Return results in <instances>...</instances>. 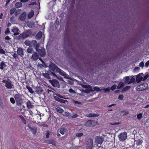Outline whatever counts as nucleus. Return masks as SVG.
<instances>
[{
	"label": "nucleus",
	"instance_id": "nucleus-50",
	"mask_svg": "<svg viewBox=\"0 0 149 149\" xmlns=\"http://www.w3.org/2000/svg\"><path fill=\"white\" fill-rule=\"evenodd\" d=\"M10 102L13 104H14L15 103V100L13 97H11L10 99Z\"/></svg>",
	"mask_w": 149,
	"mask_h": 149
},
{
	"label": "nucleus",
	"instance_id": "nucleus-15",
	"mask_svg": "<svg viewBox=\"0 0 149 149\" xmlns=\"http://www.w3.org/2000/svg\"><path fill=\"white\" fill-rule=\"evenodd\" d=\"M59 70H57L56 72H58L61 75L63 76L65 78H67L68 77V75L63 71L60 70L59 68Z\"/></svg>",
	"mask_w": 149,
	"mask_h": 149
},
{
	"label": "nucleus",
	"instance_id": "nucleus-26",
	"mask_svg": "<svg viewBox=\"0 0 149 149\" xmlns=\"http://www.w3.org/2000/svg\"><path fill=\"white\" fill-rule=\"evenodd\" d=\"M124 84V83L123 82H120L117 86V88L119 89L123 87Z\"/></svg>",
	"mask_w": 149,
	"mask_h": 149
},
{
	"label": "nucleus",
	"instance_id": "nucleus-16",
	"mask_svg": "<svg viewBox=\"0 0 149 149\" xmlns=\"http://www.w3.org/2000/svg\"><path fill=\"white\" fill-rule=\"evenodd\" d=\"M26 17V13L25 12L23 13L20 16L19 19L22 21H24Z\"/></svg>",
	"mask_w": 149,
	"mask_h": 149
},
{
	"label": "nucleus",
	"instance_id": "nucleus-59",
	"mask_svg": "<svg viewBox=\"0 0 149 149\" xmlns=\"http://www.w3.org/2000/svg\"><path fill=\"white\" fill-rule=\"evenodd\" d=\"M66 101L62 99H60L59 102L61 103H65Z\"/></svg>",
	"mask_w": 149,
	"mask_h": 149
},
{
	"label": "nucleus",
	"instance_id": "nucleus-48",
	"mask_svg": "<svg viewBox=\"0 0 149 149\" xmlns=\"http://www.w3.org/2000/svg\"><path fill=\"white\" fill-rule=\"evenodd\" d=\"M110 90V88H104L102 89V90H104L105 92H108Z\"/></svg>",
	"mask_w": 149,
	"mask_h": 149
},
{
	"label": "nucleus",
	"instance_id": "nucleus-19",
	"mask_svg": "<svg viewBox=\"0 0 149 149\" xmlns=\"http://www.w3.org/2000/svg\"><path fill=\"white\" fill-rule=\"evenodd\" d=\"M34 14V11L31 10L28 14V16L29 18H31L33 15Z\"/></svg>",
	"mask_w": 149,
	"mask_h": 149
},
{
	"label": "nucleus",
	"instance_id": "nucleus-1",
	"mask_svg": "<svg viewBox=\"0 0 149 149\" xmlns=\"http://www.w3.org/2000/svg\"><path fill=\"white\" fill-rule=\"evenodd\" d=\"M33 47H35L36 51L38 52L42 56H44L45 54V51L44 48H41L39 49V44H37L36 40H33L31 42V45Z\"/></svg>",
	"mask_w": 149,
	"mask_h": 149
},
{
	"label": "nucleus",
	"instance_id": "nucleus-45",
	"mask_svg": "<svg viewBox=\"0 0 149 149\" xmlns=\"http://www.w3.org/2000/svg\"><path fill=\"white\" fill-rule=\"evenodd\" d=\"M139 66L141 67L142 68H143L144 66V63L142 61L140 63H139Z\"/></svg>",
	"mask_w": 149,
	"mask_h": 149
},
{
	"label": "nucleus",
	"instance_id": "nucleus-7",
	"mask_svg": "<svg viewBox=\"0 0 149 149\" xmlns=\"http://www.w3.org/2000/svg\"><path fill=\"white\" fill-rule=\"evenodd\" d=\"M93 140L91 139H88L86 146V149H92L93 146Z\"/></svg>",
	"mask_w": 149,
	"mask_h": 149
},
{
	"label": "nucleus",
	"instance_id": "nucleus-52",
	"mask_svg": "<svg viewBox=\"0 0 149 149\" xmlns=\"http://www.w3.org/2000/svg\"><path fill=\"white\" fill-rule=\"evenodd\" d=\"M69 92L71 93H75V92L72 89H70L69 90Z\"/></svg>",
	"mask_w": 149,
	"mask_h": 149
},
{
	"label": "nucleus",
	"instance_id": "nucleus-18",
	"mask_svg": "<svg viewBox=\"0 0 149 149\" xmlns=\"http://www.w3.org/2000/svg\"><path fill=\"white\" fill-rule=\"evenodd\" d=\"M27 37L26 36V34L24 32L20 34L19 36V39H24Z\"/></svg>",
	"mask_w": 149,
	"mask_h": 149
},
{
	"label": "nucleus",
	"instance_id": "nucleus-35",
	"mask_svg": "<svg viewBox=\"0 0 149 149\" xmlns=\"http://www.w3.org/2000/svg\"><path fill=\"white\" fill-rule=\"evenodd\" d=\"M136 144L138 146L140 145L142 143V140L139 139L136 140Z\"/></svg>",
	"mask_w": 149,
	"mask_h": 149
},
{
	"label": "nucleus",
	"instance_id": "nucleus-13",
	"mask_svg": "<svg viewBox=\"0 0 149 149\" xmlns=\"http://www.w3.org/2000/svg\"><path fill=\"white\" fill-rule=\"evenodd\" d=\"M5 86L8 88L11 89L13 88V85L11 82L9 81H6V83Z\"/></svg>",
	"mask_w": 149,
	"mask_h": 149
},
{
	"label": "nucleus",
	"instance_id": "nucleus-30",
	"mask_svg": "<svg viewBox=\"0 0 149 149\" xmlns=\"http://www.w3.org/2000/svg\"><path fill=\"white\" fill-rule=\"evenodd\" d=\"M130 78L129 77H127L125 78V83L130 84Z\"/></svg>",
	"mask_w": 149,
	"mask_h": 149
},
{
	"label": "nucleus",
	"instance_id": "nucleus-6",
	"mask_svg": "<svg viewBox=\"0 0 149 149\" xmlns=\"http://www.w3.org/2000/svg\"><path fill=\"white\" fill-rule=\"evenodd\" d=\"M103 141V138L102 136H97L95 138V141L97 144H101L102 143Z\"/></svg>",
	"mask_w": 149,
	"mask_h": 149
},
{
	"label": "nucleus",
	"instance_id": "nucleus-38",
	"mask_svg": "<svg viewBox=\"0 0 149 149\" xmlns=\"http://www.w3.org/2000/svg\"><path fill=\"white\" fill-rule=\"evenodd\" d=\"M16 9L15 8H13L11 9L10 10V13L11 15H12L14 13Z\"/></svg>",
	"mask_w": 149,
	"mask_h": 149
},
{
	"label": "nucleus",
	"instance_id": "nucleus-37",
	"mask_svg": "<svg viewBox=\"0 0 149 149\" xmlns=\"http://www.w3.org/2000/svg\"><path fill=\"white\" fill-rule=\"evenodd\" d=\"M31 130L33 134H36L37 132V130L36 128H31Z\"/></svg>",
	"mask_w": 149,
	"mask_h": 149
},
{
	"label": "nucleus",
	"instance_id": "nucleus-49",
	"mask_svg": "<svg viewBox=\"0 0 149 149\" xmlns=\"http://www.w3.org/2000/svg\"><path fill=\"white\" fill-rule=\"evenodd\" d=\"M123 98V96L122 95H119L118 97V99L120 100H122Z\"/></svg>",
	"mask_w": 149,
	"mask_h": 149
},
{
	"label": "nucleus",
	"instance_id": "nucleus-10",
	"mask_svg": "<svg viewBox=\"0 0 149 149\" xmlns=\"http://www.w3.org/2000/svg\"><path fill=\"white\" fill-rule=\"evenodd\" d=\"M128 112L127 111H122L120 113V114L118 115H117V119L118 120H119L121 118V116H123L124 115L127 114L128 113Z\"/></svg>",
	"mask_w": 149,
	"mask_h": 149
},
{
	"label": "nucleus",
	"instance_id": "nucleus-5",
	"mask_svg": "<svg viewBox=\"0 0 149 149\" xmlns=\"http://www.w3.org/2000/svg\"><path fill=\"white\" fill-rule=\"evenodd\" d=\"M127 133L125 132H123L120 133L118 136L119 140L120 141H124L126 139L127 137Z\"/></svg>",
	"mask_w": 149,
	"mask_h": 149
},
{
	"label": "nucleus",
	"instance_id": "nucleus-60",
	"mask_svg": "<svg viewBox=\"0 0 149 149\" xmlns=\"http://www.w3.org/2000/svg\"><path fill=\"white\" fill-rule=\"evenodd\" d=\"M73 102H74V103L75 104H80L81 103V102H79L76 101L75 100H73Z\"/></svg>",
	"mask_w": 149,
	"mask_h": 149
},
{
	"label": "nucleus",
	"instance_id": "nucleus-62",
	"mask_svg": "<svg viewBox=\"0 0 149 149\" xmlns=\"http://www.w3.org/2000/svg\"><path fill=\"white\" fill-rule=\"evenodd\" d=\"M19 117L22 120H23L24 119V118L22 115L19 116Z\"/></svg>",
	"mask_w": 149,
	"mask_h": 149
},
{
	"label": "nucleus",
	"instance_id": "nucleus-33",
	"mask_svg": "<svg viewBox=\"0 0 149 149\" xmlns=\"http://www.w3.org/2000/svg\"><path fill=\"white\" fill-rule=\"evenodd\" d=\"M43 75L46 78L48 79H50L51 78L50 77L49 74L46 73H43Z\"/></svg>",
	"mask_w": 149,
	"mask_h": 149
},
{
	"label": "nucleus",
	"instance_id": "nucleus-28",
	"mask_svg": "<svg viewBox=\"0 0 149 149\" xmlns=\"http://www.w3.org/2000/svg\"><path fill=\"white\" fill-rule=\"evenodd\" d=\"M29 28H32L35 25V23L34 22H31L27 24Z\"/></svg>",
	"mask_w": 149,
	"mask_h": 149
},
{
	"label": "nucleus",
	"instance_id": "nucleus-25",
	"mask_svg": "<svg viewBox=\"0 0 149 149\" xmlns=\"http://www.w3.org/2000/svg\"><path fill=\"white\" fill-rule=\"evenodd\" d=\"M24 44L27 46H30L31 45V42L28 40H26L24 42Z\"/></svg>",
	"mask_w": 149,
	"mask_h": 149
},
{
	"label": "nucleus",
	"instance_id": "nucleus-47",
	"mask_svg": "<svg viewBox=\"0 0 149 149\" xmlns=\"http://www.w3.org/2000/svg\"><path fill=\"white\" fill-rule=\"evenodd\" d=\"M26 87L30 92L32 93H33V91H32V89L30 87H28L27 86Z\"/></svg>",
	"mask_w": 149,
	"mask_h": 149
},
{
	"label": "nucleus",
	"instance_id": "nucleus-24",
	"mask_svg": "<svg viewBox=\"0 0 149 149\" xmlns=\"http://www.w3.org/2000/svg\"><path fill=\"white\" fill-rule=\"evenodd\" d=\"M27 52L30 54H32L33 53V49L31 47H29L27 50Z\"/></svg>",
	"mask_w": 149,
	"mask_h": 149
},
{
	"label": "nucleus",
	"instance_id": "nucleus-53",
	"mask_svg": "<svg viewBox=\"0 0 149 149\" xmlns=\"http://www.w3.org/2000/svg\"><path fill=\"white\" fill-rule=\"evenodd\" d=\"M78 116L77 114H74L72 116H70V117H71L72 118H75L77 117Z\"/></svg>",
	"mask_w": 149,
	"mask_h": 149
},
{
	"label": "nucleus",
	"instance_id": "nucleus-22",
	"mask_svg": "<svg viewBox=\"0 0 149 149\" xmlns=\"http://www.w3.org/2000/svg\"><path fill=\"white\" fill-rule=\"evenodd\" d=\"M0 68L1 70H3L6 66V65L3 62H2L0 63Z\"/></svg>",
	"mask_w": 149,
	"mask_h": 149
},
{
	"label": "nucleus",
	"instance_id": "nucleus-21",
	"mask_svg": "<svg viewBox=\"0 0 149 149\" xmlns=\"http://www.w3.org/2000/svg\"><path fill=\"white\" fill-rule=\"evenodd\" d=\"M56 110L57 112L60 113H63L64 111V110L62 109L59 107H57L56 108Z\"/></svg>",
	"mask_w": 149,
	"mask_h": 149
},
{
	"label": "nucleus",
	"instance_id": "nucleus-4",
	"mask_svg": "<svg viewBox=\"0 0 149 149\" xmlns=\"http://www.w3.org/2000/svg\"><path fill=\"white\" fill-rule=\"evenodd\" d=\"M22 95L17 94L15 95L14 97L17 104H20L22 102Z\"/></svg>",
	"mask_w": 149,
	"mask_h": 149
},
{
	"label": "nucleus",
	"instance_id": "nucleus-40",
	"mask_svg": "<svg viewBox=\"0 0 149 149\" xmlns=\"http://www.w3.org/2000/svg\"><path fill=\"white\" fill-rule=\"evenodd\" d=\"M83 135V133H77L76 134V136L77 137H80L82 136Z\"/></svg>",
	"mask_w": 149,
	"mask_h": 149
},
{
	"label": "nucleus",
	"instance_id": "nucleus-44",
	"mask_svg": "<svg viewBox=\"0 0 149 149\" xmlns=\"http://www.w3.org/2000/svg\"><path fill=\"white\" fill-rule=\"evenodd\" d=\"M12 56L15 59H16L18 58V55H17V54L15 53Z\"/></svg>",
	"mask_w": 149,
	"mask_h": 149
},
{
	"label": "nucleus",
	"instance_id": "nucleus-63",
	"mask_svg": "<svg viewBox=\"0 0 149 149\" xmlns=\"http://www.w3.org/2000/svg\"><path fill=\"white\" fill-rule=\"evenodd\" d=\"M57 96L59 98L60 97V98H63V96L60 95H57V94H56Z\"/></svg>",
	"mask_w": 149,
	"mask_h": 149
},
{
	"label": "nucleus",
	"instance_id": "nucleus-23",
	"mask_svg": "<svg viewBox=\"0 0 149 149\" xmlns=\"http://www.w3.org/2000/svg\"><path fill=\"white\" fill-rule=\"evenodd\" d=\"M42 33L41 31L39 32L36 35V38L37 39H40L41 38L42 36Z\"/></svg>",
	"mask_w": 149,
	"mask_h": 149
},
{
	"label": "nucleus",
	"instance_id": "nucleus-9",
	"mask_svg": "<svg viewBox=\"0 0 149 149\" xmlns=\"http://www.w3.org/2000/svg\"><path fill=\"white\" fill-rule=\"evenodd\" d=\"M49 68L53 72H56L57 70H59V68L54 64H51L49 65Z\"/></svg>",
	"mask_w": 149,
	"mask_h": 149
},
{
	"label": "nucleus",
	"instance_id": "nucleus-2",
	"mask_svg": "<svg viewBox=\"0 0 149 149\" xmlns=\"http://www.w3.org/2000/svg\"><path fill=\"white\" fill-rule=\"evenodd\" d=\"M149 75L146 74L145 75L143 73H140L136 77L135 82L137 83L140 82L142 81H144L148 77Z\"/></svg>",
	"mask_w": 149,
	"mask_h": 149
},
{
	"label": "nucleus",
	"instance_id": "nucleus-20",
	"mask_svg": "<svg viewBox=\"0 0 149 149\" xmlns=\"http://www.w3.org/2000/svg\"><path fill=\"white\" fill-rule=\"evenodd\" d=\"M26 106L27 108L29 109H31L32 108L33 105L31 104L30 101H28L26 103Z\"/></svg>",
	"mask_w": 149,
	"mask_h": 149
},
{
	"label": "nucleus",
	"instance_id": "nucleus-34",
	"mask_svg": "<svg viewBox=\"0 0 149 149\" xmlns=\"http://www.w3.org/2000/svg\"><path fill=\"white\" fill-rule=\"evenodd\" d=\"M49 144H51L53 145H56V142L54 140H52L49 141Z\"/></svg>",
	"mask_w": 149,
	"mask_h": 149
},
{
	"label": "nucleus",
	"instance_id": "nucleus-54",
	"mask_svg": "<svg viewBox=\"0 0 149 149\" xmlns=\"http://www.w3.org/2000/svg\"><path fill=\"white\" fill-rule=\"evenodd\" d=\"M149 66V60L146 62L145 63V66L146 67H148Z\"/></svg>",
	"mask_w": 149,
	"mask_h": 149
},
{
	"label": "nucleus",
	"instance_id": "nucleus-3",
	"mask_svg": "<svg viewBox=\"0 0 149 149\" xmlns=\"http://www.w3.org/2000/svg\"><path fill=\"white\" fill-rule=\"evenodd\" d=\"M148 87V84L146 82L139 84L136 88V89L138 91H140L146 90Z\"/></svg>",
	"mask_w": 149,
	"mask_h": 149
},
{
	"label": "nucleus",
	"instance_id": "nucleus-14",
	"mask_svg": "<svg viewBox=\"0 0 149 149\" xmlns=\"http://www.w3.org/2000/svg\"><path fill=\"white\" fill-rule=\"evenodd\" d=\"M17 53L19 55H20L22 57L24 55L23 49L22 48L19 47L18 48Z\"/></svg>",
	"mask_w": 149,
	"mask_h": 149
},
{
	"label": "nucleus",
	"instance_id": "nucleus-46",
	"mask_svg": "<svg viewBox=\"0 0 149 149\" xmlns=\"http://www.w3.org/2000/svg\"><path fill=\"white\" fill-rule=\"evenodd\" d=\"M5 52L2 49H0V53L1 54H5Z\"/></svg>",
	"mask_w": 149,
	"mask_h": 149
},
{
	"label": "nucleus",
	"instance_id": "nucleus-56",
	"mask_svg": "<svg viewBox=\"0 0 149 149\" xmlns=\"http://www.w3.org/2000/svg\"><path fill=\"white\" fill-rule=\"evenodd\" d=\"M10 32V31L9 29L8 28H7L6 29V31H5V33L6 34H7L9 33Z\"/></svg>",
	"mask_w": 149,
	"mask_h": 149
},
{
	"label": "nucleus",
	"instance_id": "nucleus-36",
	"mask_svg": "<svg viewBox=\"0 0 149 149\" xmlns=\"http://www.w3.org/2000/svg\"><path fill=\"white\" fill-rule=\"evenodd\" d=\"M99 114H90L88 116L90 117H97L99 116Z\"/></svg>",
	"mask_w": 149,
	"mask_h": 149
},
{
	"label": "nucleus",
	"instance_id": "nucleus-61",
	"mask_svg": "<svg viewBox=\"0 0 149 149\" xmlns=\"http://www.w3.org/2000/svg\"><path fill=\"white\" fill-rule=\"evenodd\" d=\"M5 39L6 40H9L11 39V38H10L8 36H7L5 38Z\"/></svg>",
	"mask_w": 149,
	"mask_h": 149
},
{
	"label": "nucleus",
	"instance_id": "nucleus-39",
	"mask_svg": "<svg viewBox=\"0 0 149 149\" xmlns=\"http://www.w3.org/2000/svg\"><path fill=\"white\" fill-rule=\"evenodd\" d=\"M137 116L138 119L139 120H140L142 118V114L141 113H140L139 114H138L137 115Z\"/></svg>",
	"mask_w": 149,
	"mask_h": 149
},
{
	"label": "nucleus",
	"instance_id": "nucleus-43",
	"mask_svg": "<svg viewBox=\"0 0 149 149\" xmlns=\"http://www.w3.org/2000/svg\"><path fill=\"white\" fill-rule=\"evenodd\" d=\"M116 85L115 84L113 85V86H112L110 89H111L112 91L114 90L116 88Z\"/></svg>",
	"mask_w": 149,
	"mask_h": 149
},
{
	"label": "nucleus",
	"instance_id": "nucleus-58",
	"mask_svg": "<svg viewBox=\"0 0 149 149\" xmlns=\"http://www.w3.org/2000/svg\"><path fill=\"white\" fill-rule=\"evenodd\" d=\"M49 131H47L46 132V138H48L49 137Z\"/></svg>",
	"mask_w": 149,
	"mask_h": 149
},
{
	"label": "nucleus",
	"instance_id": "nucleus-41",
	"mask_svg": "<svg viewBox=\"0 0 149 149\" xmlns=\"http://www.w3.org/2000/svg\"><path fill=\"white\" fill-rule=\"evenodd\" d=\"M24 33L27 37L29 36L31 34V32L29 31H28L26 32H24Z\"/></svg>",
	"mask_w": 149,
	"mask_h": 149
},
{
	"label": "nucleus",
	"instance_id": "nucleus-32",
	"mask_svg": "<svg viewBox=\"0 0 149 149\" xmlns=\"http://www.w3.org/2000/svg\"><path fill=\"white\" fill-rule=\"evenodd\" d=\"M22 3L20 2H17L15 4V6L17 8H19L22 6Z\"/></svg>",
	"mask_w": 149,
	"mask_h": 149
},
{
	"label": "nucleus",
	"instance_id": "nucleus-29",
	"mask_svg": "<svg viewBox=\"0 0 149 149\" xmlns=\"http://www.w3.org/2000/svg\"><path fill=\"white\" fill-rule=\"evenodd\" d=\"M63 115V116H66L68 117H70V116H71V114L68 112H65Z\"/></svg>",
	"mask_w": 149,
	"mask_h": 149
},
{
	"label": "nucleus",
	"instance_id": "nucleus-51",
	"mask_svg": "<svg viewBox=\"0 0 149 149\" xmlns=\"http://www.w3.org/2000/svg\"><path fill=\"white\" fill-rule=\"evenodd\" d=\"M54 98L56 101L59 102L60 98H59L57 96H54Z\"/></svg>",
	"mask_w": 149,
	"mask_h": 149
},
{
	"label": "nucleus",
	"instance_id": "nucleus-42",
	"mask_svg": "<svg viewBox=\"0 0 149 149\" xmlns=\"http://www.w3.org/2000/svg\"><path fill=\"white\" fill-rule=\"evenodd\" d=\"M60 132L61 134H64L65 132L64 129L63 128L61 129L60 130Z\"/></svg>",
	"mask_w": 149,
	"mask_h": 149
},
{
	"label": "nucleus",
	"instance_id": "nucleus-31",
	"mask_svg": "<svg viewBox=\"0 0 149 149\" xmlns=\"http://www.w3.org/2000/svg\"><path fill=\"white\" fill-rule=\"evenodd\" d=\"M93 122L91 120L88 121L86 123V125L88 126H92V123Z\"/></svg>",
	"mask_w": 149,
	"mask_h": 149
},
{
	"label": "nucleus",
	"instance_id": "nucleus-8",
	"mask_svg": "<svg viewBox=\"0 0 149 149\" xmlns=\"http://www.w3.org/2000/svg\"><path fill=\"white\" fill-rule=\"evenodd\" d=\"M50 82L54 87H59V84L58 81L56 79H53L49 80Z\"/></svg>",
	"mask_w": 149,
	"mask_h": 149
},
{
	"label": "nucleus",
	"instance_id": "nucleus-55",
	"mask_svg": "<svg viewBox=\"0 0 149 149\" xmlns=\"http://www.w3.org/2000/svg\"><path fill=\"white\" fill-rule=\"evenodd\" d=\"M130 86H127L126 87H125V88H124L123 90V91H126L129 88Z\"/></svg>",
	"mask_w": 149,
	"mask_h": 149
},
{
	"label": "nucleus",
	"instance_id": "nucleus-64",
	"mask_svg": "<svg viewBox=\"0 0 149 149\" xmlns=\"http://www.w3.org/2000/svg\"><path fill=\"white\" fill-rule=\"evenodd\" d=\"M29 0H20V1L24 3L27 1Z\"/></svg>",
	"mask_w": 149,
	"mask_h": 149
},
{
	"label": "nucleus",
	"instance_id": "nucleus-17",
	"mask_svg": "<svg viewBox=\"0 0 149 149\" xmlns=\"http://www.w3.org/2000/svg\"><path fill=\"white\" fill-rule=\"evenodd\" d=\"M39 58V56L37 54V53L35 52H34L32 56V58L34 60H37Z\"/></svg>",
	"mask_w": 149,
	"mask_h": 149
},
{
	"label": "nucleus",
	"instance_id": "nucleus-11",
	"mask_svg": "<svg viewBox=\"0 0 149 149\" xmlns=\"http://www.w3.org/2000/svg\"><path fill=\"white\" fill-rule=\"evenodd\" d=\"M12 30L13 32L14 33V35H18L19 34L18 32L19 30L18 28L16 27H14L12 28Z\"/></svg>",
	"mask_w": 149,
	"mask_h": 149
},
{
	"label": "nucleus",
	"instance_id": "nucleus-57",
	"mask_svg": "<svg viewBox=\"0 0 149 149\" xmlns=\"http://www.w3.org/2000/svg\"><path fill=\"white\" fill-rule=\"evenodd\" d=\"M135 81V79L134 77H131V83L134 82Z\"/></svg>",
	"mask_w": 149,
	"mask_h": 149
},
{
	"label": "nucleus",
	"instance_id": "nucleus-12",
	"mask_svg": "<svg viewBox=\"0 0 149 149\" xmlns=\"http://www.w3.org/2000/svg\"><path fill=\"white\" fill-rule=\"evenodd\" d=\"M86 88H89V90L90 91H101L102 90L100 89V88L98 87H94L93 88V90L92 89V88L89 85H87L86 86Z\"/></svg>",
	"mask_w": 149,
	"mask_h": 149
},
{
	"label": "nucleus",
	"instance_id": "nucleus-27",
	"mask_svg": "<svg viewBox=\"0 0 149 149\" xmlns=\"http://www.w3.org/2000/svg\"><path fill=\"white\" fill-rule=\"evenodd\" d=\"M140 70V68L139 67H135L134 69L133 70V72H138Z\"/></svg>",
	"mask_w": 149,
	"mask_h": 149
}]
</instances>
